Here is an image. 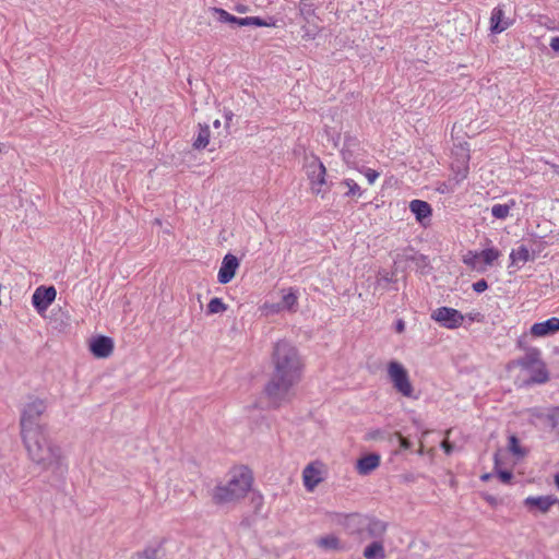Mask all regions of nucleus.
Instances as JSON below:
<instances>
[{
  "mask_svg": "<svg viewBox=\"0 0 559 559\" xmlns=\"http://www.w3.org/2000/svg\"><path fill=\"white\" fill-rule=\"evenodd\" d=\"M499 466V457L495 455V469Z\"/></svg>",
  "mask_w": 559,
  "mask_h": 559,
  "instance_id": "obj_44",
  "label": "nucleus"
},
{
  "mask_svg": "<svg viewBox=\"0 0 559 559\" xmlns=\"http://www.w3.org/2000/svg\"><path fill=\"white\" fill-rule=\"evenodd\" d=\"M397 439H400V444L402 449L407 450L411 448L408 439L402 436V433H397Z\"/></svg>",
  "mask_w": 559,
  "mask_h": 559,
  "instance_id": "obj_36",
  "label": "nucleus"
},
{
  "mask_svg": "<svg viewBox=\"0 0 559 559\" xmlns=\"http://www.w3.org/2000/svg\"><path fill=\"white\" fill-rule=\"evenodd\" d=\"M549 46L554 51L559 52V36L552 37Z\"/></svg>",
  "mask_w": 559,
  "mask_h": 559,
  "instance_id": "obj_39",
  "label": "nucleus"
},
{
  "mask_svg": "<svg viewBox=\"0 0 559 559\" xmlns=\"http://www.w3.org/2000/svg\"><path fill=\"white\" fill-rule=\"evenodd\" d=\"M552 420V427L558 428L559 433V412H556L554 415H551Z\"/></svg>",
  "mask_w": 559,
  "mask_h": 559,
  "instance_id": "obj_40",
  "label": "nucleus"
},
{
  "mask_svg": "<svg viewBox=\"0 0 559 559\" xmlns=\"http://www.w3.org/2000/svg\"><path fill=\"white\" fill-rule=\"evenodd\" d=\"M239 266V260L236 255L228 253L224 257L221 262L217 280L219 284H228L235 277L237 269Z\"/></svg>",
  "mask_w": 559,
  "mask_h": 559,
  "instance_id": "obj_13",
  "label": "nucleus"
},
{
  "mask_svg": "<svg viewBox=\"0 0 559 559\" xmlns=\"http://www.w3.org/2000/svg\"><path fill=\"white\" fill-rule=\"evenodd\" d=\"M22 439L26 455L38 469L53 475L66 471L63 452L48 437L47 431L25 433Z\"/></svg>",
  "mask_w": 559,
  "mask_h": 559,
  "instance_id": "obj_2",
  "label": "nucleus"
},
{
  "mask_svg": "<svg viewBox=\"0 0 559 559\" xmlns=\"http://www.w3.org/2000/svg\"><path fill=\"white\" fill-rule=\"evenodd\" d=\"M317 546L322 550H340V539L335 535H326L318 538Z\"/></svg>",
  "mask_w": 559,
  "mask_h": 559,
  "instance_id": "obj_23",
  "label": "nucleus"
},
{
  "mask_svg": "<svg viewBox=\"0 0 559 559\" xmlns=\"http://www.w3.org/2000/svg\"><path fill=\"white\" fill-rule=\"evenodd\" d=\"M472 287H473V292H475L477 294H481L487 290L488 284H487V281L480 280L476 283H473Z\"/></svg>",
  "mask_w": 559,
  "mask_h": 559,
  "instance_id": "obj_33",
  "label": "nucleus"
},
{
  "mask_svg": "<svg viewBox=\"0 0 559 559\" xmlns=\"http://www.w3.org/2000/svg\"><path fill=\"white\" fill-rule=\"evenodd\" d=\"M212 11H213L214 14L217 15L218 21L222 22V23H230V24H233L236 21V16L231 15L230 13L225 11L224 9L213 8Z\"/></svg>",
  "mask_w": 559,
  "mask_h": 559,
  "instance_id": "obj_31",
  "label": "nucleus"
},
{
  "mask_svg": "<svg viewBox=\"0 0 559 559\" xmlns=\"http://www.w3.org/2000/svg\"><path fill=\"white\" fill-rule=\"evenodd\" d=\"M555 171L559 174V166H555Z\"/></svg>",
  "mask_w": 559,
  "mask_h": 559,
  "instance_id": "obj_48",
  "label": "nucleus"
},
{
  "mask_svg": "<svg viewBox=\"0 0 559 559\" xmlns=\"http://www.w3.org/2000/svg\"><path fill=\"white\" fill-rule=\"evenodd\" d=\"M362 556L366 559H385L384 544L380 540H374L366 547L362 551Z\"/></svg>",
  "mask_w": 559,
  "mask_h": 559,
  "instance_id": "obj_20",
  "label": "nucleus"
},
{
  "mask_svg": "<svg viewBox=\"0 0 559 559\" xmlns=\"http://www.w3.org/2000/svg\"><path fill=\"white\" fill-rule=\"evenodd\" d=\"M115 349V343L109 336H98L90 341V350L97 358H107Z\"/></svg>",
  "mask_w": 559,
  "mask_h": 559,
  "instance_id": "obj_15",
  "label": "nucleus"
},
{
  "mask_svg": "<svg viewBox=\"0 0 559 559\" xmlns=\"http://www.w3.org/2000/svg\"><path fill=\"white\" fill-rule=\"evenodd\" d=\"M510 26V22L504 16L503 7L493 8L490 16V31L495 34L502 33Z\"/></svg>",
  "mask_w": 559,
  "mask_h": 559,
  "instance_id": "obj_18",
  "label": "nucleus"
},
{
  "mask_svg": "<svg viewBox=\"0 0 559 559\" xmlns=\"http://www.w3.org/2000/svg\"><path fill=\"white\" fill-rule=\"evenodd\" d=\"M274 372L265 385V394L278 406L293 396V390L301 379L302 364L298 349L286 341H277L272 352Z\"/></svg>",
  "mask_w": 559,
  "mask_h": 559,
  "instance_id": "obj_1",
  "label": "nucleus"
},
{
  "mask_svg": "<svg viewBox=\"0 0 559 559\" xmlns=\"http://www.w3.org/2000/svg\"><path fill=\"white\" fill-rule=\"evenodd\" d=\"M499 257V251L493 248L467 250L463 254V262L472 272L485 273L489 267H493Z\"/></svg>",
  "mask_w": 559,
  "mask_h": 559,
  "instance_id": "obj_6",
  "label": "nucleus"
},
{
  "mask_svg": "<svg viewBox=\"0 0 559 559\" xmlns=\"http://www.w3.org/2000/svg\"><path fill=\"white\" fill-rule=\"evenodd\" d=\"M488 478H489V475H488V474H487V475L481 476V479H483L484 481H487V480H488Z\"/></svg>",
  "mask_w": 559,
  "mask_h": 559,
  "instance_id": "obj_46",
  "label": "nucleus"
},
{
  "mask_svg": "<svg viewBox=\"0 0 559 559\" xmlns=\"http://www.w3.org/2000/svg\"><path fill=\"white\" fill-rule=\"evenodd\" d=\"M233 24H237L239 26H269V23H266L264 20H262L259 16H247V17H237L236 21Z\"/></svg>",
  "mask_w": 559,
  "mask_h": 559,
  "instance_id": "obj_25",
  "label": "nucleus"
},
{
  "mask_svg": "<svg viewBox=\"0 0 559 559\" xmlns=\"http://www.w3.org/2000/svg\"><path fill=\"white\" fill-rule=\"evenodd\" d=\"M431 319L440 323L443 329H460L465 316L455 308L440 307L431 312Z\"/></svg>",
  "mask_w": 559,
  "mask_h": 559,
  "instance_id": "obj_11",
  "label": "nucleus"
},
{
  "mask_svg": "<svg viewBox=\"0 0 559 559\" xmlns=\"http://www.w3.org/2000/svg\"><path fill=\"white\" fill-rule=\"evenodd\" d=\"M559 331V318L550 317L544 322H535L530 328V335L532 337H546Z\"/></svg>",
  "mask_w": 559,
  "mask_h": 559,
  "instance_id": "obj_14",
  "label": "nucleus"
},
{
  "mask_svg": "<svg viewBox=\"0 0 559 559\" xmlns=\"http://www.w3.org/2000/svg\"><path fill=\"white\" fill-rule=\"evenodd\" d=\"M465 318L469 319V321L472 322H480L483 319L481 313L479 312H469L468 314L465 316Z\"/></svg>",
  "mask_w": 559,
  "mask_h": 559,
  "instance_id": "obj_37",
  "label": "nucleus"
},
{
  "mask_svg": "<svg viewBox=\"0 0 559 559\" xmlns=\"http://www.w3.org/2000/svg\"><path fill=\"white\" fill-rule=\"evenodd\" d=\"M498 476H499L500 481H502L504 484L510 483L512 479V473L510 471H506V469H498Z\"/></svg>",
  "mask_w": 559,
  "mask_h": 559,
  "instance_id": "obj_34",
  "label": "nucleus"
},
{
  "mask_svg": "<svg viewBox=\"0 0 559 559\" xmlns=\"http://www.w3.org/2000/svg\"><path fill=\"white\" fill-rule=\"evenodd\" d=\"M352 522L361 526L357 532L367 538H379L386 532V523L374 518L352 514Z\"/></svg>",
  "mask_w": 559,
  "mask_h": 559,
  "instance_id": "obj_9",
  "label": "nucleus"
},
{
  "mask_svg": "<svg viewBox=\"0 0 559 559\" xmlns=\"http://www.w3.org/2000/svg\"><path fill=\"white\" fill-rule=\"evenodd\" d=\"M325 476L326 466L319 461H312L301 472V481H304L305 489L312 492Z\"/></svg>",
  "mask_w": 559,
  "mask_h": 559,
  "instance_id": "obj_10",
  "label": "nucleus"
},
{
  "mask_svg": "<svg viewBox=\"0 0 559 559\" xmlns=\"http://www.w3.org/2000/svg\"><path fill=\"white\" fill-rule=\"evenodd\" d=\"M465 159L468 160L469 159V155L466 153L465 154Z\"/></svg>",
  "mask_w": 559,
  "mask_h": 559,
  "instance_id": "obj_50",
  "label": "nucleus"
},
{
  "mask_svg": "<svg viewBox=\"0 0 559 559\" xmlns=\"http://www.w3.org/2000/svg\"><path fill=\"white\" fill-rule=\"evenodd\" d=\"M386 374H389L391 383L397 393L402 394L403 397H413L414 386L409 381L407 369L401 362L390 361L386 365Z\"/></svg>",
  "mask_w": 559,
  "mask_h": 559,
  "instance_id": "obj_8",
  "label": "nucleus"
},
{
  "mask_svg": "<svg viewBox=\"0 0 559 559\" xmlns=\"http://www.w3.org/2000/svg\"><path fill=\"white\" fill-rule=\"evenodd\" d=\"M404 332V322L403 320H397L396 322V333H403Z\"/></svg>",
  "mask_w": 559,
  "mask_h": 559,
  "instance_id": "obj_41",
  "label": "nucleus"
},
{
  "mask_svg": "<svg viewBox=\"0 0 559 559\" xmlns=\"http://www.w3.org/2000/svg\"><path fill=\"white\" fill-rule=\"evenodd\" d=\"M237 11H238V12H240V13H243V12H246V8H243V7H238V8H237Z\"/></svg>",
  "mask_w": 559,
  "mask_h": 559,
  "instance_id": "obj_45",
  "label": "nucleus"
},
{
  "mask_svg": "<svg viewBox=\"0 0 559 559\" xmlns=\"http://www.w3.org/2000/svg\"><path fill=\"white\" fill-rule=\"evenodd\" d=\"M298 301V296L295 294L293 289L283 290L282 300L280 305L287 310L294 309L296 302Z\"/></svg>",
  "mask_w": 559,
  "mask_h": 559,
  "instance_id": "obj_26",
  "label": "nucleus"
},
{
  "mask_svg": "<svg viewBox=\"0 0 559 559\" xmlns=\"http://www.w3.org/2000/svg\"><path fill=\"white\" fill-rule=\"evenodd\" d=\"M380 465V455L376 453H369L356 463V469L358 474L366 476L374 471Z\"/></svg>",
  "mask_w": 559,
  "mask_h": 559,
  "instance_id": "obj_19",
  "label": "nucleus"
},
{
  "mask_svg": "<svg viewBox=\"0 0 559 559\" xmlns=\"http://www.w3.org/2000/svg\"><path fill=\"white\" fill-rule=\"evenodd\" d=\"M352 168H355L359 174L364 175L369 185H372L380 176V174L377 170L365 166L356 167L354 166V163H352Z\"/></svg>",
  "mask_w": 559,
  "mask_h": 559,
  "instance_id": "obj_30",
  "label": "nucleus"
},
{
  "mask_svg": "<svg viewBox=\"0 0 559 559\" xmlns=\"http://www.w3.org/2000/svg\"><path fill=\"white\" fill-rule=\"evenodd\" d=\"M213 126L214 128H219L221 127V121L218 119H216L214 122H213Z\"/></svg>",
  "mask_w": 559,
  "mask_h": 559,
  "instance_id": "obj_42",
  "label": "nucleus"
},
{
  "mask_svg": "<svg viewBox=\"0 0 559 559\" xmlns=\"http://www.w3.org/2000/svg\"><path fill=\"white\" fill-rule=\"evenodd\" d=\"M515 206V201L510 200L508 203L501 204L497 203L491 206V215L497 219H506L511 209Z\"/></svg>",
  "mask_w": 559,
  "mask_h": 559,
  "instance_id": "obj_22",
  "label": "nucleus"
},
{
  "mask_svg": "<svg viewBox=\"0 0 559 559\" xmlns=\"http://www.w3.org/2000/svg\"><path fill=\"white\" fill-rule=\"evenodd\" d=\"M133 559H162L160 546H150L145 550L134 554Z\"/></svg>",
  "mask_w": 559,
  "mask_h": 559,
  "instance_id": "obj_27",
  "label": "nucleus"
},
{
  "mask_svg": "<svg viewBox=\"0 0 559 559\" xmlns=\"http://www.w3.org/2000/svg\"><path fill=\"white\" fill-rule=\"evenodd\" d=\"M555 484L557 488L559 489V474L555 475Z\"/></svg>",
  "mask_w": 559,
  "mask_h": 559,
  "instance_id": "obj_43",
  "label": "nucleus"
},
{
  "mask_svg": "<svg viewBox=\"0 0 559 559\" xmlns=\"http://www.w3.org/2000/svg\"><path fill=\"white\" fill-rule=\"evenodd\" d=\"M509 451L515 457L525 456V450L521 447V443H519L518 438L513 435L509 438Z\"/></svg>",
  "mask_w": 559,
  "mask_h": 559,
  "instance_id": "obj_29",
  "label": "nucleus"
},
{
  "mask_svg": "<svg viewBox=\"0 0 559 559\" xmlns=\"http://www.w3.org/2000/svg\"><path fill=\"white\" fill-rule=\"evenodd\" d=\"M506 370L510 373L520 370L515 382L521 386L548 381V370L545 361L540 358L539 348H528L522 358L509 361Z\"/></svg>",
  "mask_w": 559,
  "mask_h": 559,
  "instance_id": "obj_3",
  "label": "nucleus"
},
{
  "mask_svg": "<svg viewBox=\"0 0 559 559\" xmlns=\"http://www.w3.org/2000/svg\"><path fill=\"white\" fill-rule=\"evenodd\" d=\"M450 432H451V429H448L447 432H445L447 438L449 437Z\"/></svg>",
  "mask_w": 559,
  "mask_h": 559,
  "instance_id": "obj_49",
  "label": "nucleus"
},
{
  "mask_svg": "<svg viewBox=\"0 0 559 559\" xmlns=\"http://www.w3.org/2000/svg\"><path fill=\"white\" fill-rule=\"evenodd\" d=\"M263 310L266 314L278 313L283 310H287L281 304H264Z\"/></svg>",
  "mask_w": 559,
  "mask_h": 559,
  "instance_id": "obj_32",
  "label": "nucleus"
},
{
  "mask_svg": "<svg viewBox=\"0 0 559 559\" xmlns=\"http://www.w3.org/2000/svg\"><path fill=\"white\" fill-rule=\"evenodd\" d=\"M210 128L209 126H199V132L193 141V147L197 150L205 148L210 142Z\"/></svg>",
  "mask_w": 559,
  "mask_h": 559,
  "instance_id": "obj_24",
  "label": "nucleus"
},
{
  "mask_svg": "<svg viewBox=\"0 0 559 559\" xmlns=\"http://www.w3.org/2000/svg\"><path fill=\"white\" fill-rule=\"evenodd\" d=\"M226 309L227 305L218 297L210 299L207 304V314L224 313Z\"/></svg>",
  "mask_w": 559,
  "mask_h": 559,
  "instance_id": "obj_28",
  "label": "nucleus"
},
{
  "mask_svg": "<svg viewBox=\"0 0 559 559\" xmlns=\"http://www.w3.org/2000/svg\"><path fill=\"white\" fill-rule=\"evenodd\" d=\"M252 472L248 467L231 469L228 483L213 489L214 502L224 504L243 498L252 487Z\"/></svg>",
  "mask_w": 559,
  "mask_h": 559,
  "instance_id": "obj_4",
  "label": "nucleus"
},
{
  "mask_svg": "<svg viewBox=\"0 0 559 559\" xmlns=\"http://www.w3.org/2000/svg\"><path fill=\"white\" fill-rule=\"evenodd\" d=\"M306 175L310 181L312 193L323 195L326 191L325 167L317 156L305 157Z\"/></svg>",
  "mask_w": 559,
  "mask_h": 559,
  "instance_id": "obj_7",
  "label": "nucleus"
},
{
  "mask_svg": "<svg viewBox=\"0 0 559 559\" xmlns=\"http://www.w3.org/2000/svg\"><path fill=\"white\" fill-rule=\"evenodd\" d=\"M441 448L447 454H450L453 451V445L448 441V439L442 441Z\"/></svg>",
  "mask_w": 559,
  "mask_h": 559,
  "instance_id": "obj_38",
  "label": "nucleus"
},
{
  "mask_svg": "<svg viewBox=\"0 0 559 559\" xmlns=\"http://www.w3.org/2000/svg\"><path fill=\"white\" fill-rule=\"evenodd\" d=\"M556 503L557 498L554 496L527 497L524 499V506L528 507L530 510L536 508L542 513H547Z\"/></svg>",
  "mask_w": 559,
  "mask_h": 559,
  "instance_id": "obj_17",
  "label": "nucleus"
},
{
  "mask_svg": "<svg viewBox=\"0 0 559 559\" xmlns=\"http://www.w3.org/2000/svg\"><path fill=\"white\" fill-rule=\"evenodd\" d=\"M155 224H156V225H158V226H160V224H162V223H160V221H159V219H155Z\"/></svg>",
  "mask_w": 559,
  "mask_h": 559,
  "instance_id": "obj_47",
  "label": "nucleus"
},
{
  "mask_svg": "<svg viewBox=\"0 0 559 559\" xmlns=\"http://www.w3.org/2000/svg\"><path fill=\"white\" fill-rule=\"evenodd\" d=\"M409 211L423 226H426L432 215L431 205L423 200H413L409 202Z\"/></svg>",
  "mask_w": 559,
  "mask_h": 559,
  "instance_id": "obj_16",
  "label": "nucleus"
},
{
  "mask_svg": "<svg viewBox=\"0 0 559 559\" xmlns=\"http://www.w3.org/2000/svg\"><path fill=\"white\" fill-rule=\"evenodd\" d=\"M47 409L45 402L35 399L25 404L20 417V433L33 435L34 432L47 431V428L40 424V417Z\"/></svg>",
  "mask_w": 559,
  "mask_h": 559,
  "instance_id": "obj_5",
  "label": "nucleus"
},
{
  "mask_svg": "<svg viewBox=\"0 0 559 559\" xmlns=\"http://www.w3.org/2000/svg\"><path fill=\"white\" fill-rule=\"evenodd\" d=\"M362 195V190L361 188L352 180V198L354 197H361Z\"/></svg>",
  "mask_w": 559,
  "mask_h": 559,
  "instance_id": "obj_35",
  "label": "nucleus"
},
{
  "mask_svg": "<svg viewBox=\"0 0 559 559\" xmlns=\"http://www.w3.org/2000/svg\"><path fill=\"white\" fill-rule=\"evenodd\" d=\"M531 255L527 248L521 247L518 249H512L510 253L511 264L518 269L522 267V265L530 260Z\"/></svg>",
  "mask_w": 559,
  "mask_h": 559,
  "instance_id": "obj_21",
  "label": "nucleus"
},
{
  "mask_svg": "<svg viewBox=\"0 0 559 559\" xmlns=\"http://www.w3.org/2000/svg\"><path fill=\"white\" fill-rule=\"evenodd\" d=\"M56 298V290L53 286L37 287L34 295H32V305H34L37 312L41 313L52 305Z\"/></svg>",
  "mask_w": 559,
  "mask_h": 559,
  "instance_id": "obj_12",
  "label": "nucleus"
}]
</instances>
